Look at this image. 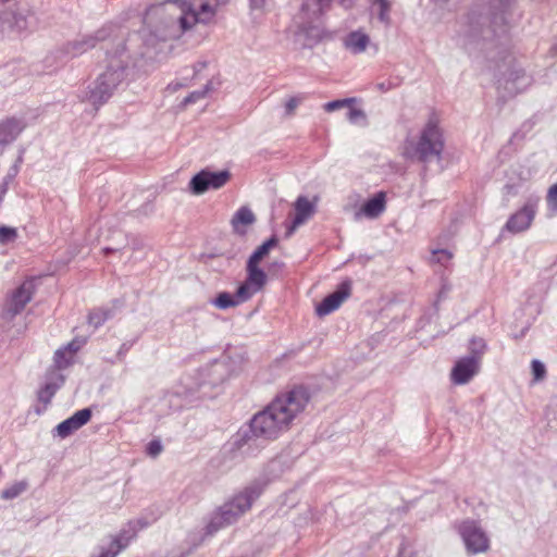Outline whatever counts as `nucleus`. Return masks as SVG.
<instances>
[{"mask_svg": "<svg viewBox=\"0 0 557 557\" xmlns=\"http://www.w3.org/2000/svg\"><path fill=\"white\" fill-rule=\"evenodd\" d=\"M17 238V231L10 226H0V244L7 245Z\"/></svg>", "mask_w": 557, "mask_h": 557, "instance_id": "nucleus-38", "label": "nucleus"}, {"mask_svg": "<svg viewBox=\"0 0 557 557\" xmlns=\"http://www.w3.org/2000/svg\"><path fill=\"white\" fill-rule=\"evenodd\" d=\"M347 119L352 124H358L360 122L366 123L367 116L363 110L351 108L347 114Z\"/></svg>", "mask_w": 557, "mask_h": 557, "instance_id": "nucleus-40", "label": "nucleus"}, {"mask_svg": "<svg viewBox=\"0 0 557 557\" xmlns=\"http://www.w3.org/2000/svg\"><path fill=\"white\" fill-rule=\"evenodd\" d=\"M453 259V253L447 249H436L432 251V261L447 267Z\"/></svg>", "mask_w": 557, "mask_h": 557, "instance_id": "nucleus-37", "label": "nucleus"}, {"mask_svg": "<svg viewBox=\"0 0 557 557\" xmlns=\"http://www.w3.org/2000/svg\"><path fill=\"white\" fill-rule=\"evenodd\" d=\"M27 488L26 482H16L13 485L4 488L1 493L3 499H13L21 495Z\"/></svg>", "mask_w": 557, "mask_h": 557, "instance_id": "nucleus-32", "label": "nucleus"}, {"mask_svg": "<svg viewBox=\"0 0 557 557\" xmlns=\"http://www.w3.org/2000/svg\"><path fill=\"white\" fill-rule=\"evenodd\" d=\"M162 448L160 441L152 440L147 445V454L151 457H157L162 451Z\"/></svg>", "mask_w": 557, "mask_h": 557, "instance_id": "nucleus-44", "label": "nucleus"}, {"mask_svg": "<svg viewBox=\"0 0 557 557\" xmlns=\"http://www.w3.org/2000/svg\"><path fill=\"white\" fill-rule=\"evenodd\" d=\"M214 1V5L218 8L220 5H225L230 2V0H213Z\"/></svg>", "mask_w": 557, "mask_h": 557, "instance_id": "nucleus-49", "label": "nucleus"}, {"mask_svg": "<svg viewBox=\"0 0 557 557\" xmlns=\"http://www.w3.org/2000/svg\"><path fill=\"white\" fill-rule=\"evenodd\" d=\"M369 42V36L361 30L349 33L344 41L345 47L355 54H359L366 51Z\"/></svg>", "mask_w": 557, "mask_h": 557, "instance_id": "nucleus-25", "label": "nucleus"}, {"mask_svg": "<svg viewBox=\"0 0 557 557\" xmlns=\"http://www.w3.org/2000/svg\"><path fill=\"white\" fill-rule=\"evenodd\" d=\"M125 350H127V347H126V344H123L121 346V349H120L119 354H122V351H125Z\"/></svg>", "mask_w": 557, "mask_h": 557, "instance_id": "nucleus-51", "label": "nucleus"}, {"mask_svg": "<svg viewBox=\"0 0 557 557\" xmlns=\"http://www.w3.org/2000/svg\"><path fill=\"white\" fill-rule=\"evenodd\" d=\"M263 487L259 483L247 486L231 500L223 504L212 516L207 524L206 533L212 535L222 528L234 522L251 508L252 503L261 495Z\"/></svg>", "mask_w": 557, "mask_h": 557, "instance_id": "nucleus-5", "label": "nucleus"}, {"mask_svg": "<svg viewBox=\"0 0 557 557\" xmlns=\"http://www.w3.org/2000/svg\"><path fill=\"white\" fill-rule=\"evenodd\" d=\"M513 7L515 0H478L459 25L457 45L471 53L482 49L486 40L505 34Z\"/></svg>", "mask_w": 557, "mask_h": 557, "instance_id": "nucleus-2", "label": "nucleus"}, {"mask_svg": "<svg viewBox=\"0 0 557 557\" xmlns=\"http://www.w3.org/2000/svg\"><path fill=\"white\" fill-rule=\"evenodd\" d=\"M209 394L207 392H201V396L205 397V396H208Z\"/></svg>", "mask_w": 557, "mask_h": 557, "instance_id": "nucleus-53", "label": "nucleus"}, {"mask_svg": "<svg viewBox=\"0 0 557 557\" xmlns=\"http://www.w3.org/2000/svg\"><path fill=\"white\" fill-rule=\"evenodd\" d=\"M85 339L74 338L72 342L63 346L62 348L66 350L70 357L74 359L75 354L85 345Z\"/></svg>", "mask_w": 557, "mask_h": 557, "instance_id": "nucleus-41", "label": "nucleus"}, {"mask_svg": "<svg viewBox=\"0 0 557 557\" xmlns=\"http://www.w3.org/2000/svg\"><path fill=\"white\" fill-rule=\"evenodd\" d=\"M227 368L224 362L214 360L212 363L206 366L197 372V377L193 380L187 376L183 380V384L186 387L184 394L191 396L196 392H201L207 386H218L226 379Z\"/></svg>", "mask_w": 557, "mask_h": 557, "instance_id": "nucleus-7", "label": "nucleus"}, {"mask_svg": "<svg viewBox=\"0 0 557 557\" xmlns=\"http://www.w3.org/2000/svg\"><path fill=\"white\" fill-rule=\"evenodd\" d=\"M126 63L120 58H112L106 71L89 86L86 100L96 109L106 103L116 87L125 78Z\"/></svg>", "mask_w": 557, "mask_h": 557, "instance_id": "nucleus-6", "label": "nucleus"}, {"mask_svg": "<svg viewBox=\"0 0 557 557\" xmlns=\"http://www.w3.org/2000/svg\"><path fill=\"white\" fill-rule=\"evenodd\" d=\"M295 218L286 231V237H290L296 228L304 224L314 213V205L306 197L299 196L295 201Z\"/></svg>", "mask_w": 557, "mask_h": 557, "instance_id": "nucleus-20", "label": "nucleus"}, {"mask_svg": "<svg viewBox=\"0 0 557 557\" xmlns=\"http://www.w3.org/2000/svg\"><path fill=\"white\" fill-rule=\"evenodd\" d=\"M104 253H109V252H112V251H117V249H112V248H109V247H106L103 249Z\"/></svg>", "mask_w": 557, "mask_h": 557, "instance_id": "nucleus-50", "label": "nucleus"}, {"mask_svg": "<svg viewBox=\"0 0 557 557\" xmlns=\"http://www.w3.org/2000/svg\"><path fill=\"white\" fill-rule=\"evenodd\" d=\"M255 221L253 212L248 207H240L233 215L231 224L235 233L245 235L247 231L244 226L251 225Z\"/></svg>", "mask_w": 557, "mask_h": 557, "instance_id": "nucleus-24", "label": "nucleus"}, {"mask_svg": "<svg viewBox=\"0 0 557 557\" xmlns=\"http://www.w3.org/2000/svg\"><path fill=\"white\" fill-rule=\"evenodd\" d=\"M22 161H23V157H22V156H20V157L17 158V160H16L15 165H14V166H13V169H12V170H13V172H12V173H10V174L4 178V180H7V181L9 182V180H10V178H12V177H14V176L16 175V173L18 172V164H20V163H22Z\"/></svg>", "mask_w": 557, "mask_h": 557, "instance_id": "nucleus-48", "label": "nucleus"}, {"mask_svg": "<svg viewBox=\"0 0 557 557\" xmlns=\"http://www.w3.org/2000/svg\"><path fill=\"white\" fill-rule=\"evenodd\" d=\"M22 161H23V157H22V156H20V157L17 158V160H16L15 165H14V166H13V169H12V170H13V172H12V173H10V174L4 178V180H7V181L9 182V180H10V178H12V177H14V176L16 175V173L18 172V164H20V163H22Z\"/></svg>", "mask_w": 557, "mask_h": 557, "instance_id": "nucleus-47", "label": "nucleus"}, {"mask_svg": "<svg viewBox=\"0 0 557 557\" xmlns=\"http://www.w3.org/2000/svg\"><path fill=\"white\" fill-rule=\"evenodd\" d=\"M531 367L534 380L540 381L545 377L546 369L544 363H542L540 360L534 359L531 363Z\"/></svg>", "mask_w": 557, "mask_h": 557, "instance_id": "nucleus-42", "label": "nucleus"}, {"mask_svg": "<svg viewBox=\"0 0 557 557\" xmlns=\"http://www.w3.org/2000/svg\"><path fill=\"white\" fill-rule=\"evenodd\" d=\"M110 317V310H106L102 308L94 309L88 314V323L92 325L95 329L101 326Z\"/></svg>", "mask_w": 557, "mask_h": 557, "instance_id": "nucleus-31", "label": "nucleus"}, {"mask_svg": "<svg viewBox=\"0 0 557 557\" xmlns=\"http://www.w3.org/2000/svg\"><path fill=\"white\" fill-rule=\"evenodd\" d=\"M386 208V195L384 191H379L364 202L361 208L362 213L370 219L380 216Z\"/></svg>", "mask_w": 557, "mask_h": 557, "instance_id": "nucleus-23", "label": "nucleus"}, {"mask_svg": "<svg viewBox=\"0 0 557 557\" xmlns=\"http://www.w3.org/2000/svg\"><path fill=\"white\" fill-rule=\"evenodd\" d=\"M444 292H448V288H446L445 286H443V289H442V293Z\"/></svg>", "mask_w": 557, "mask_h": 557, "instance_id": "nucleus-54", "label": "nucleus"}, {"mask_svg": "<svg viewBox=\"0 0 557 557\" xmlns=\"http://www.w3.org/2000/svg\"><path fill=\"white\" fill-rule=\"evenodd\" d=\"M486 350V343L481 337H472L469 343V351L470 355L467 356L468 358H472L479 361L481 364L482 357Z\"/></svg>", "mask_w": 557, "mask_h": 557, "instance_id": "nucleus-30", "label": "nucleus"}, {"mask_svg": "<svg viewBox=\"0 0 557 557\" xmlns=\"http://www.w3.org/2000/svg\"><path fill=\"white\" fill-rule=\"evenodd\" d=\"M306 99V96L305 95H298V96H295V97H290L288 98L285 103H284V108H285V116H293L295 114V111L297 109V107Z\"/></svg>", "mask_w": 557, "mask_h": 557, "instance_id": "nucleus-36", "label": "nucleus"}, {"mask_svg": "<svg viewBox=\"0 0 557 557\" xmlns=\"http://www.w3.org/2000/svg\"><path fill=\"white\" fill-rule=\"evenodd\" d=\"M132 535H126L125 531H121L116 536L113 537L108 547L100 546L98 555H91L90 557H116L123 549H125Z\"/></svg>", "mask_w": 557, "mask_h": 557, "instance_id": "nucleus-22", "label": "nucleus"}, {"mask_svg": "<svg viewBox=\"0 0 557 557\" xmlns=\"http://www.w3.org/2000/svg\"><path fill=\"white\" fill-rule=\"evenodd\" d=\"M11 0H0V2L2 3H7V2H10Z\"/></svg>", "mask_w": 557, "mask_h": 557, "instance_id": "nucleus-55", "label": "nucleus"}, {"mask_svg": "<svg viewBox=\"0 0 557 557\" xmlns=\"http://www.w3.org/2000/svg\"><path fill=\"white\" fill-rule=\"evenodd\" d=\"M53 361H54V366L59 370H63V369L69 368L73 363V358L70 357L69 354H66L65 349L59 348L54 352Z\"/></svg>", "mask_w": 557, "mask_h": 557, "instance_id": "nucleus-33", "label": "nucleus"}, {"mask_svg": "<svg viewBox=\"0 0 557 557\" xmlns=\"http://www.w3.org/2000/svg\"><path fill=\"white\" fill-rule=\"evenodd\" d=\"M147 527V523L141 519L131 521L128 523V530H123L126 532V535H132V540L136 536L137 532Z\"/></svg>", "mask_w": 557, "mask_h": 557, "instance_id": "nucleus-43", "label": "nucleus"}, {"mask_svg": "<svg viewBox=\"0 0 557 557\" xmlns=\"http://www.w3.org/2000/svg\"><path fill=\"white\" fill-rule=\"evenodd\" d=\"M372 10L377 11V17L381 23H383L385 26L391 25V16L389 12L392 9V2L391 0H372Z\"/></svg>", "mask_w": 557, "mask_h": 557, "instance_id": "nucleus-29", "label": "nucleus"}, {"mask_svg": "<svg viewBox=\"0 0 557 557\" xmlns=\"http://www.w3.org/2000/svg\"><path fill=\"white\" fill-rule=\"evenodd\" d=\"M540 202L539 195H530L523 206L508 218L504 230L512 234L528 231L535 219Z\"/></svg>", "mask_w": 557, "mask_h": 557, "instance_id": "nucleus-9", "label": "nucleus"}, {"mask_svg": "<svg viewBox=\"0 0 557 557\" xmlns=\"http://www.w3.org/2000/svg\"><path fill=\"white\" fill-rule=\"evenodd\" d=\"M546 203L549 211V216L557 214V183L548 188L546 195Z\"/></svg>", "mask_w": 557, "mask_h": 557, "instance_id": "nucleus-34", "label": "nucleus"}, {"mask_svg": "<svg viewBox=\"0 0 557 557\" xmlns=\"http://www.w3.org/2000/svg\"><path fill=\"white\" fill-rule=\"evenodd\" d=\"M532 83L531 75L517 64H511L508 71L497 79V88L503 90L505 96L513 97L527 90Z\"/></svg>", "mask_w": 557, "mask_h": 557, "instance_id": "nucleus-10", "label": "nucleus"}, {"mask_svg": "<svg viewBox=\"0 0 557 557\" xmlns=\"http://www.w3.org/2000/svg\"><path fill=\"white\" fill-rule=\"evenodd\" d=\"M64 376L62 374H55V376L48 382L39 389L38 399L45 405L50 404L52 397L57 393V391L63 385Z\"/></svg>", "mask_w": 557, "mask_h": 557, "instance_id": "nucleus-26", "label": "nucleus"}, {"mask_svg": "<svg viewBox=\"0 0 557 557\" xmlns=\"http://www.w3.org/2000/svg\"><path fill=\"white\" fill-rule=\"evenodd\" d=\"M210 84H207L202 89L190 92L183 101L182 106L187 107L188 104L196 103L200 99H203L210 90Z\"/></svg>", "mask_w": 557, "mask_h": 557, "instance_id": "nucleus-35", "label": "nucleus"}, {"mask_svg": "<svg viewBox=\"0 0 557 557\" xmlns=\"http://www.w3.org/2000/svg\"><path fill=\"white\" fill-rule=\"evenodd\" d=\"M333 0H305L302 3V12L306 16L314 17L321 16L326 10L330 9ZM339 3L349 9L354 4V0H339Z\"/></svg>", "mask_w": 557, "mask_h": 557, "instance_id": "nucleus-21", "label": "nucleus"}, {"mask_svg": "<svg viewBox=\"0 0 557 557\" xmlns=\"http://www.w3.org/2000/svg\"><path fill=\"white\" fill-rule=\"evenodd\" d=\"M351 284L349 281L343 282L338 289L331 295L326 296L317 307L315 313L319 317H325L336 309L343 304L345 299H347L350 295Z\"/></svg>", "mask_w": 557, "mask_h": 557, "instance_id": "nucleus-18", "label": "nucleus"}, {"mask_svg": "<svg viewBox=\"0 0 557 557\" xmlns=\"http://www.w3.org/2000/svg\"><path fill=\"white\" fill-rule=\"evenodd\" d=\"M277 245V238L272 236L260 245L249 257L247 261V277L250 284L262 289L267 283V274L259 268V262L269 253V251Z\"/></svg>", "mask_w": 557, "mask_h": 557, "instance_id": "nucleus-11", "label": "nucleus"}, {"mask_svg": "<svg viewBox=\"0 0 557 557\" xmlns=\"http://www.w3.org/2000/svg\"><path fill=\"white\" fill-rule=\"evenodd\" d=\"M1 16H10V20H8L9 27L18 36L29 34L28 21L24 14L17 12H5Z\"/></svg>", "mask_w": 557, "mask_h": 557, "instance_id": "nucleus-28", "label": "nucleus"}, {"mask_svg": "<svg viewBox=\"0 0 557 557\" xmlns=\"http://www.w3.org/2000/svg\"><path fill=\"white\" fill-rule=\"evenodd\" d=\"M176 2L181 4L182 14L180 16H163V14L158 16L161 20V25L156 26L153 35L159 40L178 38L196 24L211 22L216 14V7L208 0H201L198 8L186 0H177Z\"/></svg>", "mask_w": 557, "mask_h": 557, "instance_id": "nucleus-3", "label": "nucleus"}, {"mask_svg": "<svg viewBox=\"0 0 557 557\" xmlns=\"http://www.w3.org/2000/svg\"><path fill=\"white\" fill-rule=\"evenodd\" d=\"M260 290L259 287H256L253 284H250L249 281L245 280L237 288L235 295L222 292L212 300V305L222 310L233 308L246 302Z\"/></svg>", "mask_w": 557, "mask_h": 557, "instance_id": "nucleus-14", "label": "nucleus"}, {"mask_svg": "<svg viewBox=\"0 0 557 557\" xmlns=\"http://www.w3.org/2000/svg\"><path fill=\"white\" fill-rule=\"evenodd\" d=\"M26 127L23 117L9 116L0 120V156L14 143Z\"/></svg>", "mask_w": 557, "mask_h": 557, "instance_id": "nucleus-16", "label": "nucleus"}, {"mask_svg": "<svg viewBox=\"0 0 557 557\" xmlns=\"http://www.w3.org/2000/svg\"><path fill=\"white\" fill-rule=\"evenodd\" d=\"M90 418L91 410L89 408L81 409L70 418L59 423L53 430L54 435L61 438H66L72 433L84 426L90 420Z\"/></svg>", "mask_w": 557, "mask_h": 557, "instance_id": "nucleus-19", "label": "nucleus"}, {"mask_svg": "<svg viewBox=\"0 0 557 557\" xmlns=\"http://www.w3.org/2000/svg\"><path fill=\"white\" fill-rule=\"evenodd\" d=\"M456 529L468 554L478 555L490 549V537L479 521L466 519Z\"/></svg>", "mask_w": 557, "mask_h": 557, "instance_id": "nucleus-8", "label": "nucleus"}, {"mask_svg": "<svg viewBox=\"0 0 557 557\" xmlns=\"http://www.w3.org/2000/svg\"><path fill=\"white\" fill-rule=\"evenodd\" d=\"M396 85L393 84L391 81L382 82L376 84V88L381 90L382 92L388 91L392 88H394Z\"/></svg>", "mask_w": 557, "mask_h": 557, "instance_id": "nucleus-45", "label": "nucleus"}, {"mask_svg": "<svg viewBox=\"0 0 557 557\" xmlns=\"http://www.w3.org/2000/svg\"><path fill=\"white\" fill-rule=\"evenodd\" d=\"M35 293V284L33 280L24 281L8 297L4 306V314L13 318L20 314L32 300Z\"/></svg>", "mask_w": 557, "mask_h": 557, "instance_id": "nucleus-13", "label": "nucleus"}, {"mask_svg": "<svg viewBox=\"0 0 557 557\" xmlns=\"http://www.w3.org/2000/svg\"><path fill=\"white\" fill-rule=\"evenodd\" d=\"M553 50L555 53H557V44L553 46Z\"/></svg>", "mask_w": 557, "mask_h": 557, "instance_id": "nucleus-52", "label": "nucleus"}, {"mask_svg": "<svg viewBox=\"0 0 557 557\" xmlns=\"http://www.w3.org/2000/svg\"><path fill=\"white\" fill-rule=\"evenodd\" d=\"M300 16L304 22L297 32V39L301 42L302 47L312 48L320 42L324 34L323 28L319 24L313 23L320 16L314 17L312 14L311 16H306L302 11Z\"/></svg>", "mask_w": 557, "mask_h": 557, "instance_id": "nucleus-15", "label": "nucleus"}, {"mask_svg": "<svg viewBox=\"0 0 557 557\" xmlns=\"http://www.w3.org/2000/svg\"><path fill=\"white\" fill-rule=\"evenodd\" d=\"M249 1H250V8L252 10H262L268 2V0H249Z\"/></svg>", "mask_w": 557, "mask_h": 557, "instance_id": "nucleus-46", "label": "nucleus"}, {"mask_svg": "<svg viewBox=\"0 0 557 557\" xmlns=\"http://www.w3.org/2000/svg\"><path fill=\"white\" fill-rule=\"evenodd\" d=\"M101 39H103V36L100 35V32L96 36H86L81 40L70 42L67 45V52L72 53V55L74 57L79 55L86 52L87 50L94 48L97 41Z\"/></svg>", "mask_w": 557, "mask_h": 557, "instance_id": "nucleus-27", "label": "nucleus"}, {"mask_svg": "<svg viewBox=\"0 0 557 557\" xmlns=\"http://www.w3.org/2000/svg\"><path fill=\"white\" fill-rule=\"evenodd\" d=\"M354 101V99L351 98H348V99H341V100H334V101H330V102H326L323 108L326 112H333L335 110H338L341 108H344V107H347L349 106L351 102Z\"/></svg>", "mask_w": 557, "mask_h": 557, "instance_id": "nucleus-39", "label": "nucleus"}, {"mask_svg": "<svg viewBox=\"0 0 557 557\" xmlns=\"http://www.w3.org/2000/svg\"><path fill=\"white\" fill-rule=\"evenodd\" d=\"M228 171L210 172L200 171L189 182V188L195 195H202L209 189H219L223 187L230 180Z\"/></svg>", "mask_w": 557, "mask_h": 557, "instance_id": "nucleus-12", "label": "nucleus"}, {"mask_svg": "<svg viewBox=\"0 0 557 557\" xmlns=\"http://www.w3.org/2000/svg\"><path fill=\"white\" fill-rule=\"evenodd\" d=\"M480 369L481 364L478 360L468 357L459 358L450 371V381L455 385H465L480 372Z\"/></svg>", "mask_w": 557, "mask_h": 557, "instance_id": "nucleus-17", "label": "nucleus"}, {"mask_svg": "<svg viewBox=\"0 0 557 557\" xmlns=\"http://www.w3.org/2000/svg\"><path fill=\"white\" fill-rule=\"evenodd\" d=\"M443 150V133L437 123L431 119L421 129L417 139L407 138L405 140L403 154L406 159L426 163L433 159H441Z\"/></svg>", "mask_w": 557, "mask_h": 557, "instance_id": "nucleus-4", "label": "nucleus"}, {"mask_svg": "<svg viewBox=\"0 0 557 557\" xmlns=\"http://www.w3.org/2000/svg\"><path fill=\"white\" fill-rule=\"evenodd\" d=\"M310 395L305 387H294L277 395L263 410L257 412L235 435L238 448H252L258 441H273L289 429L293 420L308 405Z\"/></svg>", "mask_w": 557, "mask_h": 557, "instance_id": "nucleus-1", "label": "nucleus"}]
</instances>
